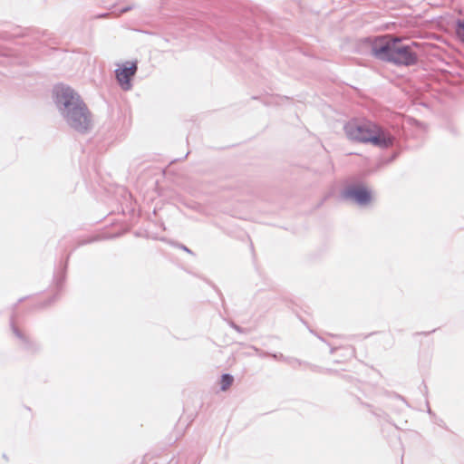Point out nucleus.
Masks as SVG:
<instances>
[{"label":"nucleus","mask_w":464,"mask_h":464,"mask_svg":"<svg viewBox=\"0 0 464 464\" xmlns=\"http://www.w3.org/2000/svg\"><path fill=\"white\" fill-rule=\"evenodd\" d=\"M336 349H337L336 347H332L330 350V353H334L336 351Z\"/></svg>","instance_id":"obj_17"},{"label":"nucleus","mask_w":464,"mask_h":464,"mask_svg":"<svg viewBox=\"0 0 464 464\" xmlns=\"http://www.w3.org/2000/svg\"><path fill=\"white\" fill-rule=\"evenodd\" d=\"M364 42L375 59L397 66H412L418 63V55L411 45L401 44L398 37L391 35L370 36Z\"/></svg>","instance_id":"obj_2"},{"label":"nucleus","mask_w":464,"mask_h":464,"mask_svg":"<svg viewBox=\"0 0 464 464\" xmlns=\"http://www.w3.org/2000/svg\"><path fill=\"white\" fill-rule=\"evenodd\" d=\"M350 353H351V355H353H353H354V353H355V350H354V348H352Z\"/></svg>","instance_id":"obj_18"},{"label":"nucleus","mask_w":464,"mask_h":464,"mask_svg":"<svg viewBox=\"0 0 464 464\" xmlns=\"http://www.w3.org/2000/svg\"><path fill=\"white\" fill-rule=\"evenodd\" d=\"M227 323H228L229 326L232 329H234L236 332H237L239 334H247V333H249V330L237 325L235 322L231 321V320L228 321Z\"/></svg>","instance_id":"obj_11"},{"label":"nucleus","mask_w":464,"mask_h":464,"mask_svg":"<svg viewBox=\"0 0 464 464\" xmlns=\"http://www.w3.org/2000/svg\"><path fill=\"white\" fill-rule=\"evenodd\" d=\"M67 268V264L65 263L63 268L62 269L60 274L54 276L55 284L58 289H61L65 278V271Z\"/></svg>","instance_id":"obj_9"},{"label":"nucleus","mask_w":464,"mask_h":464,"mask_svg":"<svg viewBox=\"0 0 464 464\" xmlns=\"http://www.w3.org/2000/svg\"><path fill=\"white\" fill-rule=\"evenodd\" d=\"M342 196L343 198L351 200L360 207H365L372 201L371 190L361 184L346 186L342 192Z\"/></svg>","instance_id":"obj_5"},{"label":"nucleus","mask_w":464,"mask_h":464,"mask_svg":"<svg viewBox=\"0 0 464 464\" xmlns=\"http://www.w3.org/2000/svg\"><path fill=\"white\" fill-rule=\"evenodd\" d=\"M138 71V63L127 61L115 70V77L123 91L132 89L131 80Z\"/></svg>","instance_id":"obj_6"},{"label":"nucleus","mask_w":464,"mask_h":464,"mask_svg":"<svg viewBox=\"0 0 464 464\" xmlns=\"http://www.w3.org/2000/svg\"><path fill=\"white\" fill-rule=\"evenodd\" d=\"M131 9H132L131 5H126L124 7H121V9H119V14H121L127 13V12L130 11Z\"/></svg>","instance_id":"obj_12"},{"label":"nucleus","mask_w":464,"mask_h":464,"mask_svg":"<svg viewBox=\"0 0 464 464\" xmlns=\"http://www.w3.org/2000/svg\"><path fill=\"white\" fill-rule=\"evenodd\" d=\"M256 352H260L259 355L262 356V357L269 356V354H271L270 353L260 351L258 349H256Z\"/></svg>","instance_id":"obj_15"},{"label":"nucleus","mask_w":464,"mask_h":464,"mask_svg":"<svg viewBox=\"0 0 464 464\" xmlns=\"http://www.w3.org/2000/svg\"><path fill=\"white\" fill-rule=\"evenodd\" d=\"M312 370L315 371V369L317 368L315 365H312L311 366Z\"/></svg>","instance_id":"obj_20"},{"label":"nucleus","mask_w":464,"mask_h":464,"mask_svg":"<svg viewBox=\"0 0 464 464\" xmlns=\"http://www.w3.org/2000/svg\"><path fill=\"white\" fill-rule=\"evenodd\" d=\"M53 102L66 124L84 134L92 126V113L80 94L66 84H56L53 89Z\"/></svg>","instance_id":"obj_1"},{"label":"nucleus","mask_w":464,"mask_h":464,"mask_svg":"<svg viewBox=\"0 0 464 464\" xmlns=\"http://www.w3.org/2000/svg\"><path fill=\"white\" fill-rule=\"evenodd\" d=\"M434 331H435V330H431L430 332H427V333H421V334H425V335H427V334H430V333H434Z\"/></svg>","instance_id":"obj_19"},{"label":"nucleus","mask_w":464,"mask_h":464,"mask_svg":"<svg viewBox=\"0 0 464 464\" xmlns=\"http://www.w3.org/2000/svg\"><path fill=\"white\" fill-rule=\"evenodd\" d=\"M343 130L350 140L362 143H372L381 149L390 148L395 141V137L392 134L372 121L352 119L344 124Z\"/></svg>","instance_id":"obj_3"},{"label":"nucleus","mask_w":464,"mask_h":464,"mask_svg":"<svg viewBox=\"0 0 464 464\" xmlns=\"http://www.w3.org/2000/svg\"><path fill=\"white\" fill-rule=\"evenodd\" d=\"M179 247L188 254L194 255V253L188 247H187L185 245L179 244Z\"/></svg>","instance_id":"obj_13"},{"label":"nucleus","mask_w":464,"mask_h":464,"mask_svg":"<svg viewBox=\"0 0 464 464\" xmlns=\"http://www.w3.org/2000/svg\"><path fill=\"white\" fill-rule=\"evenodd\" d=\"M55 298H56V295H54L51 300L48 301V304L54 302Z\"/></svg>","instance_id":"obj_16"},{"label":"nucleus","mask_w":464,"mask_h":464,"mask_svg":"<svg viewBox=\"0 0 464 464\" xmlns=\"http://www.w3.org/2000/svg\"><path fill=\"white\" fill-rule=\"evenodd\" d=\"M10 327L14 335L19 341L18 345L20 349L28 354H35L41 351V345L32 340L26 333L19 328L17 325L16 315L14 314L10 317Z\"/></svg>","instance_id":"obj_4"},{"label":"nucleus","mask_w":464,"mask_h":464,"mask_svg":"<svg viewBox=\"0 0 464 464\" xmlns=\"http://www.w3.org/2000/svg\"><path fill=\"white\" fill-rule=\"evenodd\" d=\"M105 16H107V14H103L100 15V17H105Z\"/></svg>","instance_id":"obj_21"},{"label":"nucleus","mask_w":464,"mask_h":464,"mask_svg":"<svg viewBox=\"0 0 464 464\" xmlns=\"http://www.w3.org/2000/svg\"><path fill=\"white\" fill-rule=\"evenodd\" d=\"M234 377L229 373H223L220 380L221 391H227L233 383Z\"/></svg>","instance_id":"obj_8"},{"label":"nucleus","mask_w":464,"mask_h":464,"mask_svg":"<svg viewBox=\"0 0 464 464\" xmlns=\"http://www.w3.org/2000/svg\"><path fill=\"white\" fill-rule=\"evenodd\" d=\"M456 34L458 37L464 42V20H458L456 25Z\"/></svg>","instance_id":"obj_10"},{"label":"nucleus","mask_w":464,"mask_h":464,"mask_svg":"<svg viewBox=\"0 0 464 464\" xmlns=\"http://www.w3.org/2000/svg\"><path fill=\"white\" fill-rule=\"evenodd\" d=\"M280 361L287 363L288 365H290L291 367H293L295 369L301 365H307V366L310 365L308 362H303V361H301L297 358H294V357L280 356Z\"/></svg>","instance_id":"obj_7"},{"label":"nucleus","mask_w":464,"mask_h":464,"mask_svg":"<svg viewBox=\"0 0 464 464\" xmlns=\"http://www.w3.org/2000/svg\"><path fill=\"white\" fill-rule=\"evenodd\" d=\"M326 372H333V371L331 369H327Z\"/></svg>","instance_id":"obj_22"},{"label":"nucleus","mask_w":464,"mask_h":464,"mask_svg":"<svg viewBox=\"0 0 464 464\" xmlns=\"http://www.w3.org/2000/svg\"><path fill=\"white\" fill-rule=\"evenodd\" d=\"M270 357L274 358L275 360L280 361V356H285L282 353H271L269 354Z\"/></svg>","instance_id":"obj_14"}]
</instances>
